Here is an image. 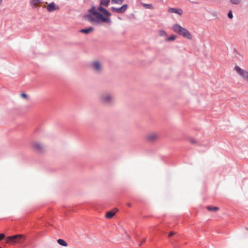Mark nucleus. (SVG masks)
Returning <instances> with one entry per match:
<instances>
[{
    "label": "nucleus",
    "mask_w": 248,
    "mask_h": 248,
    "mask_svg": "<svg viewBox=\"0 0 248 248\" xmlns=\"http://www.w3.org/2000/svg\"><path fill=\"white\" fill-rule=\"evenodd\" d=\"M109 2L110 0H100L99 7L97 8L95 6H93L88 10L89 14L84 16L85 19L94 24H99L102 22L111 23V14L103 7V6L108 7Z\"/></svg>",
    "instance_id": "f257e3e1"
},
{
    "label": "nucleus",
    "mask_w": 248,
    "mask_h": 248,
    "mask_svg": "<svg viewBox=\"0 0 248 248\" xmlns=\"http://www.w3.org/2000/svg\"><path fill=\"white\" fill-rule=\"evenodd\" d=\"M172 29L174 32L183 37L188 39H192V35L185 28H183L179 24H175L172 27Z\"/></svg>",
    "instance_id": "f03ea898"
},
{
    "label": "nucleus",
    "mask_w": 248,
    "mask_h": 248,
    "mask_svg": "<svg viewBox=\"0 0 248 248\" xmlns=\"http://www.w3.org/2000/svg\"><path fill=\"white\" fill-rule=\"evenodd\" d=\"M5 240L7 243L11 242L21 243L25 240V236L22 234L16 235L8 236Z\"/></svg>",
    "instance_id": "7ed1b4c3"
},
{
    "label": "nucleus",
    "mask_w": 248,
    "mask_h": 248,
    "mask_svg": "<svg viewBox=\"0 0 248 248\" xmlns=\"http://www.w3.org/2000/svg\"><path fill=\"white\" fill-rule=\"evenodd\" d=\"M100 100L102 103L110 104L114 101V97L109 93H103L100 95Z\"/></svg>",
    "instance_id": "20e7f679"
},
{
    "label": "nucleus",
    "mask_w": 248,
    "mask_h": 248,
    "mask_svg": "<svg viewBox=\"0 0 248 248\" xmlns=\"http://www.w3.org/2000/svg\"><path fill=\"white\" fill-rule=\"evenodd\" d=\"M159 139L158 134L156 132H151L147 133L145 136L146 141L149 142H154Z\"/></svg>",
    "instance_id": "39448f33"
},
{
    "label": "nucleus",
    "mask_w": 248,
    "mask_h": 248,
    "mask_svg": "<svg viewBox=\"0 0 248 248\" xmlns=\"http://www.w3.org/2000/svg\"><path fill=\"white\" fill-rule=\"evenodd\" d=\"M235 70L237 74L244 79L248 82V72L238 66L235 67Z\"/></svg>",
    "instance_id": "423d86ee"
},
{
    "label": "nucleus",
    "mask_w": 248,
    "mask_h": 248,
    "mask_svg": "<svg viewBox=\"0 0 248 248\" xmlns=\"http://www.w3.org/2000/svg\"><path fill=\"white\" fill-rule=\"evenodd\" d=\"M92 68L95 72H100L102 68V64L100 62L97 61H95L91 64Z\"/></svg>",
    "instance_id": "0eeeda50"
},
{
    "label": "nucleus",
    "mask_w": 248,
    "mask_h": 248,
    "mask_svg": "<svg viewBox=\"0 0 248 248\" xmlns=\"http://www.w3.org/2000/svg\"><path fill=\"white\" fill-rule=\"evenodd\" d=\"M32 148L37 152H41L44 149V146L38 142H34L32 144Z\"/></svg>",
    "instance_id": "6e6552de"
},
{
    "label": "nucleus",
    "mask_w": 248,
    "mask_h": 248,
    "mask_svg": "<svg viewBox=\"0 0 248 248\" xmlns=\"http://www.w3.org/2000/svg\"><path fill=\"white\" fill-rule=\"evenodd\" d=\"M44 7L46 8L49 12H52L59 9V7L54 2H51L48 4L46 6H44Z\"/></svg>",
    "instance_id": "1a4fd4ad"
},
{
    "label": "nucleus",
    "mask_w": 248,
    "mask_h": 248,
    "mask_svg": "<svg viewBox=\"0 0 248 248\" xmlns=\"http://www.w3.org/2000/svg\"><path fill=\"white\" fill-rule=\"evenodd\" d=\"M127 8V5L124 4L120 8H115L112 7L111 10L112 11L118 13H124Z\"/></svg>",
    "instance_id": "9d476101"
},
{
    "label": "nucleus",
    "mask_w": 248,
    "mask_h": 248,
    "mask_svg": "<svg viewBox=\"0 0 248 248\" xmlns=\"http://www.w3.org/2000/svg\"><path fill=\"white\" fill-rule=\"evenodd\" d=\"M168 12L170 13H175L181 16L183 13V10L178 8H169L168 10Z\"/></svg>",
    "instance_id": "9b49d317"
},
{
    "label": "nucleus",
    "mask_w": 248,
    "mask_h": 248,
    "mask_svg": "<svg viewBox=\"0 0 248 248\" xmlns=\"http://www.w3.org/2000/svg\"><path fill=\"white\" fill-rule=\"evenodd\" d=\"M118 211V210L117 208H114L113 210L108 212L106 213L105 217L107 218H111L114 216V215Z\"/></svg>",
    "instance_id": "f8f14e48"
},
{
    "label": "nucleus",
    "mask_w": 248,
    "mask_h": 248,
    "mask_svg": "<svg viewBox=\"0 0 248 248\" xmlns=\"http://www.w3.org/2000/svg\"><path fill=\"white\" fill-rule=\"evenodd\" d=\"M40 3H41L40 0H30L31 5L33 7H36L38 6L40 4Z\"/></svg>",
    "instance_id": "ddd939ff"
},
{
    "label": "nucleus",
    "mask_w": 248,
    "mask_h": 248,
    "mask_svg": "<svg viewBox=\"0 0 248 248\" xmlns=\"http://www.w3.org/2000/svg\"><path fill=\"white\" fill-rule=\"evenodd\" d=\"M94 29L93 27H90L88 29H82L80 31L82 33H84L85 34H88L90 32L93 31Z\"/></svg>",
    "instance_id": "4468645a"
},
{
    "label": "nucleus",
    "mask_w": 248,
    "mask_h": 248,
    "mask_svg": "<svg viewBox=\"0 0 248 248\" xmlns=\"http://www.w3.org/2000/svg\"><path fill=\"white\" fill-rule=\"evenodd\" d=\"M206 209L209 211H212V212H217L219 210V208L217 207H211L210 206H207Z\"/></svg>",
    "instance_id": "2eb2a0df"
},
{
    "label": "nucleus",
    "mask_w": 248,
    "mask_h": 248,
    "mask_svg": "<svg viewBox=\"0 0 248 248\" xmlns=\"http://www.w3.org/2000/svg\"><path fill=\"white\" fill-rule=\"evenodd\" d=\"M57 242L59 244L64 247H67L68 246L67 243L63 239H59L57 240Z\"/></svg>",
    "instance_id": "dca6fc26"
},
{
    "label": "nucleus",
    "mask_w": 248,
    "mask_h": 248,
    "mask_svg": "<svg viewBox=\"0 0 248 248\" xmlns=\"http://www.w3.org/2000/svg\"><path fill=\"white\" fill-rule=\"evenodd\" d=\"M142 5L146 9H154V7L152 4L142 3Z\"/></svg>",
    "instance_id": "f3484780"
},
{
    "label": "nucleus",
    "mask_w": 248,
    "mask_h": 248,
    "mask_svg": "<svg viewBox=\"0 0 248 248\" xmlns=\"http://www.w3.org/2000/svg\"><path fill=\"white\" fill-rule=\"evenodd\" d=\"M176 39V36L174 35H171L170 37H166L165 40L167 42L174 41Z\"/></svg>",
    "instance_id": "a211bd4d"
},
{
    "label": "nucleus",
    "mask_w": 248,
    "mask_h": 248,
    "mask_svg": "<svg viewBox=\"0 0 248 248\" xmlns=\"http://www.w3.org/2000/svg\"><path fill=\"white\" fill-rule=\"evenodd\" d=\"M158 35L160 36H164L166 37L167 36L166 32L163 30H160L158 31Z\"/></svg>",
    "instance_id": "6ab92c4d"
},
{
    "label": "nucleus",
    "mask_w": 248,
    "mask_h": 248,
    "mask_svg": "<svg viewBox=\"0 0 248 248\" xmlns=\"http://www.w3.org/2000/svg\"><path fill=\"white\" fill-rule=\"evenodd\" d=\"M124 0H111L112 3L121 4L123 2Z\"/></svg>",
    "instance_id": "aec40b11"
},
{
    "label": "nucleus",
    "mask_w": 248,
    "mask_h": 248,
    "mask_svg": "<svg viewBox=\"0 0 248 248\" xmlns=\"http://www.w3.org/2000/svg\"><path fill=\"white\" fill-rule=\"evenodd\" d=\"M231 0V2L234 4H238L241 1V0Z\"/></svg>",
    "instance_id": "412c9836"
},
{
    "label": "nucleus",
    "mask_w": 248,
    "mask_h": 248,
    "mask_svg": "<svg viewBox=\"0 0 248 248\" xmlns=\"http://www.w3.org/2000/svg\"><path fill=\"white\" fill-rule=\"evenodd\" d=\"M21 97H22L23 98H24L25 99H28V95L25 93H22L21 94Z\"/></svg>",
    "instance_id": "4be33fe9"
},
{
    "label": "nucleus",
    "mask_w": 248,
    "mask_h": 248,
    "mask_svg": "<svg viewBox=\"0 0 248 248\" xmlns=\"http://www.w3.org/2000/svg\"><path fill=\"white\" fill-rule=\"evenodd\" d=\"M189 142L191 144H196L197 143V141L194 139H190L189 140Z\"/></svg>",
    "instance_id": "5701e85b"
},
{
    "label": "nucleus",
    "mask_w": 248,
    "mask_h": 248,
    "mask_svg": "<svg viewBox=\"0 0 248 248\" xmlns=\"http://www.w3.org/2000/svg\"><path fill=\"white\" fill-rule=\"evenodd\" d=\"M228 16L230 18H232V14L231 11H230L228 14Z\"/></svg>",
    "instance_id": "b1692460"
},
{
    "label": "nucleus",
    "mask_w": 248,
    "mask_h": 248,
    "mask_svg": "<svg viewBox=\"0 0 248 248\" xmlns=\"http://www.w3.org/2000/svg\"><path fill=\"white\" fill-rule=\"evenodd\" d=\"M5 237V234L4 233L0 234V241L2 240Z\"/></svg>",
    "instance_id": "393cba45"
},
{
    "label": "nucleus",
    "mask_w": 248,
    "mask_h": 248,
    "mask_svg": "<svg viewBox=\"0 0 248 248\" xmlns=\"http://www.w3.org/2000/svg\"><path fill=\"white\" fill-rule=\"evenodd\" d=\"M174 233L173 232H170L169 234V236H171L174 235Z\"/></svg>",
    "instance_id": "a878e982"
},
{
    "label": "nucleus",
    "mask_w": 248,
    "mask_h": 248,
    "mask_svg": "<svg viewBox=\"0 0 248 248\" xmlns=\"http://www.w3.org/2000/svg\"><path fill=\"white\" fill-rule=\"evenodd\" d=\"M127 205L128 207H130L131 206V204L130 203H128L127 204Z\"/></svg>",
    "instance_id": "bb28decb"
},
{
    "label": "nucleus",
    "mask_w": 248,
    "mask_h": 248,
    "mask_svg": "<svg viewBox=\"0 0 248 248\" xmlns=\"http://www.w3.org/2000/svg\"><path fill=\"white\" fill-rule=\"evenodd\" d=\"M2 0H0V6L2 4Z\"/></svg>",
    "instance_id": "cd10ccee"
},
{
    "label": "nucleus",
    "mask_w": 248,
    "mask_h": 248,
    "mask_svg": "<svg viewBox=\"0 0 248 248\" xmlns=\"http://www.w3.org/2000/svg\"><path fill=\"white\" fill-rule=\"evenodd\" d=\"M146 241V239H144L143 242H144Z\"/></svg>",
    "instance_id": "c85d7f7f"
}]
</instances>
